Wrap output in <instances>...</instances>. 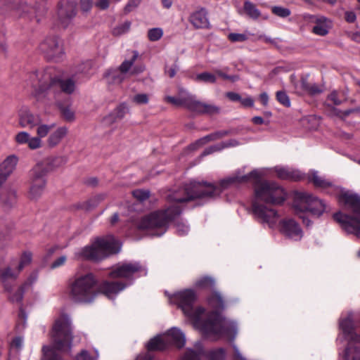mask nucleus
Here are the masks:
<instances>
[{"label": "nucleus", "mask_w": 360, "mask_h": 360, "mask_svg": "<svg viewBox=\"0 0 360 360\" xmlns=\"http://www.w3.org/2000/svg\"><path fill=\"white\" fill-rule=\"evenodd\" d=\"M303 88L311 94H319L321 90L315 84H309L305 82H302Z\"/></svg>", "instance_id": "nucleus-47"}, {"label": "nucleus", "mask_w": 360, "mask_h": 360, "mask_svg": "<svg viewBox=\"0 0 360 360\" xmlns=\"http://www.w3.org/2000/svg\"><path fill=\"white\" fill-rule=\"evenodd\" d=\"M195 299V292L190 289L177 292L169 297L170 301L179 306L193 327L202 334L213 340L221 338L233 340L238 333L236 323L226 320L218 312L224 307L221 296L214 293L208 299L209 305L214 309L211 313H207L201 307L193 309Z\"/></svg>", "instance_id": "nucleus-1"}, {"label": "nucleus", "mask_w": 360, "mask_h": 360, "mask_svg": "<svg viewBox=\"0 0 360 360\" xmlns=\"http://www.w3.org/2000/svg\"><path fill=\"white\" fill-rule=\"evenodd\" d=\"M226 96H227V97L230 100L233 101H240V95L236 94V93L229 92V93H227Z\"/></svg>", "instance_id": "nucleus-61"}, {"label": "nucleus", "mask_w": 360, "mask_h": 360, "mask_svg": "<svg viewBox=\"0 0 360 360\" xmlns=\"http://www.w3.org/2000/svg\"><path fill=\"white\" fill-rule=\"evenodd\" d=\"M110 0H98L96 2V6L100 9L104 10L109 7Z\"/></svg>", "instance_id": "nucleus-56"}, {"label": "nucleus", "mask_w": 360, "mask_h": 360, "mask_svg": "<svg viewBox=\"0 0 360 360\" xmlns=\"http://www.w3.org/2000/svg\"><path fill=\"white\" fill-rule=\"evenodd\" d=\"M278 226L279 231L287 238L293 240H300L302 236L303 233L299 224L292 219L285 218L280 221L274 227Z\"/></svg>", "instance_id": "nucleus-20"}, {"label": "nucleus", "mask_w": 360, "mask_h": 360, "mask_svg": "<svg viewBox=\"0 0 360 360\" xmlns=\"http://www.w3.org/2000/svg\"><path fill=\"white\" fill-rule=\"evenodd\" d=\"M228 132L226 131H217L209 135H207L196 141L193 145L191 146L192 148H195L198 146H203L210 141H213L217 139L222 138L223 136L227 135Z\"/></svg>", "instance_id": "nucleus-31"}, {"label": "nucleus", "mask_w": 360, "mask_h": 360, "mask_svg": "<svg viewBox=\"0 0 360 360\" xmlns=\"http://www.w3.org/2000/svg\"><path fill=\"white\" fill-rule=\"evenodd\" d=\"M186 338L184 333L178 328L174 327L167 333L152 338L147 344L148 352L160 351L168 345H173L179 348L184 346Z\"/></svg>", "instance_id": "nucleus-14"}, {"label": "nucleus", "mask_w": 360, "mask_h": 360, "mask_svg": "<svg viewBox=\"0 0 360 360\" xmlns=\"http://www.w3.org/2000/svg\"><path fill=\"white\" fill-rule=\"evenodd\" d=\"M132 194L135 198L142 201L148 198L150 193L146 190L137 189L134 191Z\"/></svg>", "instance_id": "nucleus-45"}, {"label": "nucleus", "mask_w": 360, "mask_h": 360, "mask_svg": "<svg viewBox=\"0 0 360 360\" xmlns=\"http://www.w3.org/2000/svg\"><path fill=\"white\" fill-rule=\"evenodd\" d=\"M195 79L198 82L200 81L206 83L214 84L216 82L217 77L214 74L208 72H204L197 75Z\"/></svg>", "instance_id": "nucleus-37"}, {"label": "nucleus", "mask_w": 360, "mask_h": 360, "mask_svg": "<svg viewBox=\"0 0 360 360\" xmlns=\"http://www.w3.org/2000/svg\"><path fill=\"white\" fill-rule=\"evenodd\" d=\"M340 328L347 341L344 360H360V330H354V324L352 314L340 319Z\"/></svg>", "instance_id": "nucleus-10"}, {"label": "nucleus", "mask_w": 360, "mask_h": 360, "mask_svg": "<svg viewBox=\"0 0 360 360\" xmlns=\"http://www.w3.org/2000/svg\"><path fill=\"white\" fill-rule=\"evenodd\" d=\"M239 144H240V143L237 140L231 139L227 141L218 143L215 146H211V147L207 148L204 151L202 155H206L210 154L213 152L221 150L226 148L236 147V146H238Z\"/></svg>", "instance_id": "nucleus-32"}, {"label": "nucleus", "mask_w": 360, "mask_h": 360, "mask_svg": "<svg viewBox=\"0 0 360 360\" xmlns=\"http://www.w3.org/2000/svg\"><path fill=\"white\" fill-rule=\"evenodd\" d=\"M0 199L5 207H11L16 203V192L13 189H6L0 193Z\"/></svg>", "instance_id": "nucleus-28"}, {"label": "nucleus", "mask_w": 360, "mask_h": 360, "mask_svg": "<svg viewBox=\"0 0 360 360\" xmlns=\"http://www.w3.org/2000/svg\"><path fill=\"white\" fill-rule=\"evenodd\" d=\"M240 101L241 102V103L244 105V106H249V107H252L254 105V101L252 98L250 97H247L245 98H243V99H241L240 100Z\"/></svg>", "instance_id": "nucleus-58"}, {"label": "nucleus", "mask_w": 360, "mask_h": 360, "mask_svg": "<svg viewBox=\"0 0 360 360\" xmlns=\"http://www.w3.org/2000/svg\"><path fill=\"white\" fill-rule=\"evenodd\" d=\"M214 72L215 75H217L224 79L231 80L232 82H235L238 79V77L237 76H229L218 69L214 70Z\"/></svg>", "instance_id": "nucleus-51"}, {"label": "nucleus", "mask_w": 360, "mask_h": 360, "mask_svg": "<svg viewBox=\"0 0 360 360\" xmlns=\"http://www.w3.org/2000/svg\"><path fill=\"white\" fill-rule=\"evenodd\" d=\"M27 84L32 89L31 94L37 101H43L49 94L58 91L71 94L75 88L71 79H60L58 74L51 68L31 73Z\"/></svg>", "instance_id": "nucleus-5"}, {"label": "nucleus", "mask_w": 360, "mask_h": 360, "mask_svg": "<svg viewBox=\"0 0 360 360\" xmlns=\"http://www.w3.org/2000/svg\"><path fill=\"white\" fill-rule=\"evenodd\" d=\"M214 284V281L209 277H203L198 280L195 283V285L198 288H206L212 287Z\"/></svg>", "instance_id": "nucleus-41"}, {"label": "nucleus", "mask_w": 360, "mask_h": 360, "mask_svg": "<svg viewBox=\"0 0 360 360\" xmlns=\"http://www.w3.org/2000/svg\"><path fill=\"white\" fill-rule=\"evenodd\" d=\"M308 179L314 185L315 187L323 190L333 188L338 191L339 189V188L336 186L333 181H330V180L319 175V172L315 170H312L309 172Z\"/></svg>", "instance_id": "nucleus-22"}, {"label": "nucleus", "mask_w": 360, "mask_h": 360, "mask_svg": "<svg viewBox=\"0 0 360 360\" xmlns=\"http://www.w3.org/2000/svg\"><path fill=\"white\" fill-rule=\"evenodd\" d=\"M139 54L136 51H132L128 58H126L117 69L108 70L104 75V78L109 84H120L129 76L136 75L145 70L143 65H134Z\"/></svg>", "instance_id": "nucleus-11"}, {"label": "nucleus", "mask_w": 360, "mask_h": 360, "mask_svg": "<svg viewBox=\"0 0 360 360\" xmlns=\"http://www.w3.org/2000/svg\"><path fill=\"white\" fill-rule=\"evenodd\" d=\"M266 174V169H255L246 175H242L238 173L234 176L222 179L220 181V186L221 188H225L233 184L245 183L250 181H254L255 183H257L262 176H265Z\"/></svg>", "instance_id": "nucleus-18"}, {"label": "nucleus", "mask_w": 360, "mask_h": 360, "mask_svg": "<svg viewBox=\"0 0 360 360\" xmlns=\"http://www.w3.org/2000/svg\"><path fill=\"white\" fill-rule=\"evenodd\" d=\"M204 356L208 360H225L226 354L221 348L204 352L200 345L196 346L195 351L188 349L179 360H200Z\"/></svg>", "instance_id": "nucleus-16"}, {"label": "nucleus", "mask_w": 360, "mask_h": 360, "mask_svg": "<svg viewBox=\"0 0 360 360\" xmlns=\"http://www.w3.org/2000/svg\"><path fill=\"white\" fill-rule=\"evenodd\" d=\"M274 171L281 179L297 181L303 177L300 171L286 167L276 166Z\"/></svg>", "instance_id": "nucleus-24"}, {"label": "nucleus", "mask_w": 360, "mask_h": 360, "mask_svg": "<svg viewBox=\"0 0 360 360\" xmlns=\"http://www.w3.org/2000/svg\"><path fill=\"white\" fill-rule=\"evenodd\" d=\"M80 5H81V10L84 13H87L88 11H90V9L92 6V1L91 0H81Z\"/></svg>", "instance_id": "nucleus-53"}, {"label": "nucleus", "mask_w": 360, "mask_h": 360, "mask_svg": "<svg viewBox=\"0 0 360 360\" xmlns=\"http://www.w3.org/2000/svg\"><path fill=\"white\" fill-rule=\"evenodd\" d=\"M96 283L91 274H77L69 285L70 298L76 302H91L96 295Z\"/></svg>", "instance_id": "nucleus-9"}, {"label": "nucleus", "mask_w": 360, "mask_h": 360, "mask_svg": "<svg viewBox=\"0 0 360 360\" xmlns=\"http://www.w3.org/2000/svg\"><path fill=\"white\" fill-rule=\"evenodd\" d=\"M346 20L349 22H353L356 20V15L354 12L349 11L345 13Z\"/></svg>", "instance_id": "nucleus-60"}, {"label": "nucleus", "mask_w": 360, "mask_h": 360, "mask_svg": "<svg viewBox=\"0 0 360 360\" xmlns=\"http://www.w3.org/2000/svg\"><path fill=\"white\" fill-rule=\"evenodd\" d=\"M19 125L21 127L33 128L36 127V136H32L25 131L18 132L14 136L15 142L18 145H26L30 150H37L43 146L42 139L47 137L46 143L49 148H55L68 135V129L65 126H57L56 123H44L40 115L32 112L27 108L22 109L19 112Z\"/></svg>", "instance_id": "nucleus-3"}, {"label": "nucleus", "mask_w": 360, "mask_h": 360, "mask_svg": "<svg viewBox=\"0 0 360 360\" xmlns=\"http://www.w3.org/2000/svg\"><path fill=\"white\" fill-rule=\"evenodd\" d=\"M221 188L212 184L191 181L183 190L168 196L170 205L165 211H156L144 217L139 224L140 229H157L153 235L161 236L166 231L169 221L181 212L179 203L196 198H210L219 195Z\"/></svg>", "instance_id": "nucleus-2"}, {"label": "nucleus", "mask_w": 360, "mask_h": 360, "mask_svg": "<svg viewBox=\"0 0 360 360\" xmlns=\"http://www.w3.org/2000/svg\"><path fill=\"white\" fill-rule=\"evenodd\" d=\"M67 260V257L66 256H60V257H58L57 259H56L51 264V269H56V268H58L63 265L65 264V262Z\"/></svg>", "instance_id": "nucleus-52"}, {"label": "nucleus", "mask_w": 360, "mask_h": 360, "mask_svg": "<svg viewBox=\"0 0 360 360\" xmlns=\"http://www.w3.org/2000/svg\"><path fill=\"white\" fill-rule=\"evenodd\" d=\"M52 345L42 347L41 360H62L58 351H68L72 345L71 321L67 315H61L56 319L50 333Z\"/></svg>", "instance_id": "nucleus-6"}, {"label": "nucleus", "mask_w": 360, "mask_h": 360, "mask_svg": "<svg viewBox=\"0 0 360 360\" xmlns=\"http://www.w3.org/2000/svg\"><path fill=\"white\" fill-rule=\"evenodd\" d=\"M141 0H129L128 3L124 7V12L128 13L134 10L139 6Z\"/></svg>", "instance_id": "nucleus-46"}, {"label": "nucleus", "mask_w": 360, "mask_h": 360, "mask_svg": "<svg viewBox=\"0 0 360 360\" xmlns=\"http://www.w3.org/2000/svg\"><path fill=\"white\" fill-rule=\"evenodd\" d=\"M293 207L297 214L309 211L311 214L319 217L326 212L327 206L322 200L309 193L296 192L294 197ZM300 217L303 219V222L307 226L309 225V220H307L302 215Z\"/></svg>", "instance_id": "nucleus-12"}, {"label": "nucleus", "mask_w": 360, "mask_h": 360, "mask_svg": "<svg viewBox=\"0 0 360 360\" xmlns=\"http://www.w3.org/2000/svg\"><path fill=\"white\" fill-rule=\"evenodd\" d=\"M128 112L129 108L127 105L121 104L103 119L102 124L103 126H110L112 123L122 120Z\"/></svg>", "instance_id": "nucleus-23"}, {"label": "nucleus", "mask_w": 360, "mask_h": 360, "mask_svg": "<svg viewBox=\"0 0 360 360\" xmlns=\"http://www.w3.org/2000/svg\"><path fill=\"white\" fill-rule=\"evenodd\" d=\"M17 275V272H14L10 268H7L2 272L1 278L4 281H5L8 278H15Z\"/></svg>", "instance_id": "nucleus-48"}, {"label": "nucleus", "mask_w": 360, "mask_h": 360, "mask_svg": "<svg viewBox=\"0 0 360 360\" xmlns=\"http://www.w3.org/2000/svg\"><path fill=\"white\" fill-rule=\"evenodd\" d=\"M18 162V158L15 155L8 156L0 165V172L10 176L15 169Z\"/></svg>", "instance_id": "nucleus-27"}, {"label": "nucleus", "mask_w": 360, "mask_h": 360, "mask_svg": "<svg viewBox=\"0 0 360 360\" xmlns=\"http://www.w3.org/2000/svg\"><path fill=\"white\" fill-rule=\"evenodd\" d=\"M76 4L72 0H63L59 5L58 19L59 24L67 27L76 15Z\"/></svg>", "instance_id": "nucleus-19"}, {"label": "nucleus", "mask_w": 360, "mask_h": 360, "mask_svg": "<svg viewBox=\"0 0 360 360\" xmlns=\"http://www.w3.org/2000/svg\"><path fill=\"white\" fill-rule=\"evenodd\" d=\"M98 358V354L97 351H95L94 355L90 356L87 351L82 350L81 353L77 356L76 360H97Z\"/></svg>", "instance_id": "nucleus-44"}, {"label": "nucleus", "mask_w": 360, "mask_h": 360, "mask_svg": "<svg viewBox=\"0 0 360 360\" xmlns=\"http://www.w3.org/2000/svg\"><path fill=\"white\" fill-rule=\"evenodd\" d=\"M39 49L49 59H58L63 53L62 41L55 35L46 37L41 43Z\"/></svg>", "instance_id": "nucleus-17"}, {"label": "nucleus", "mask_w": 360, "mask_h": 360, "mask_svg": "<svg viewBox=\"0 0 360 360\" xmlns=\"http://www.w3.org/2000/svg\"><path fill=\"white\" fill-rule=\"evenodd\" d=\"M189 227L184 223L179 222L176 224V231L181 236H184L188 233Z\"/></svg>", "instance_id": "nucleus-50"}, {"label": "nucleus", "mask_w": 360, "mask_h": 360, "mask_svg": "<svg viewBox=\"0 0 360 360\" xmlns=\"http://www.w3.org/2000/svg\"><path fill=\"white\" fill-rule=\"evenodd\" d=\"M271 11L276 15L281 18H286L290 15V11L288 8L281 6H274Z\"/></svg>", "instance_id": "nucleus-40"}, {"label": "nucleus", "mask_w": 360, "mask_h": 360, "mask_svg": "<svg viewBox=\"0 0 360 360\" xmlns=\"http://www.w3.org/2000/svg\"><path fill=\"white\" fill-rule=\"evenodd\" d=\"M276 98L281 104H282L286 107L290 106V101L289 97L288 96V95L286 94L285 92L281 91H277Z\"/></svg>", "instance_id": "nucleus-42"}, {"label": "nucleus", "mask_w": 360, "mask_h": 360, "mask_svg": "<svg viewBox=\"0 0 360 360\" xmlns=\"http://www.w3.org/2000/svg\"><path fill=\"white\" fill-rule=\"evenodd\" d=\"M37 278V276L36 274L32 275L27 281L25 283V284L18 289V290L16 292V293L11 297V300L13 302H20L22 299V294L23 290L25 288L31 285Z\"/></svg>", "instance_id": "nucleus-33"}, {"label": "nucleus", "mask_w": 360, "mask_h": 360, "mask_svg": "<svg viewBox=\"0 0 360 360\" xmlns=\"http://www.w3.org/2000/svg\"><path fill=\"white\" fill-rule=\"evenodd\" d=\"M233 347H234V352H235V354H234L235 360H244V359L240 354L238 349L236 346H234Z\"/></svg>", "instance_id": "nucleus-64"}, {"label": "nucleus", "mask_w": 360, "mask_h": 360, "mask_svg": "<svg viewBox=\"0 0 360 360\" xmlns=\"http://www.w3.org/2000/svg\"><path fill=\"white\" fill-rule=\"evenodd\" d=\"M131 25V22L130 21H124L113 27L112 34L115 37L124 34L129 31Z\"/></svg>", "instance_id": "nucleus-34"}, {"label": "nucleus", "mask_w": 360, "mask_h": 360, "mask_svg": "<svg viewBox=\"0 0 360 360\" xmlns=\"http://www.w3.org/2000/svg\"><path fill=\"white\" fill-rule=\"evenodd\" d=\"M120 250L119 243L112 236H108L98 238L91 245L81 248L75 253V257L80 259L98 261L118 252Z\"/></svg>", "instance_id": "nucleus-8"}, {"label": "nucleus", "mask_w": 360, "mask_h": 360, "mask_svg": "<svg viewBox=\"0 0 360 360\" xmlns=\"http://www.w3.org/2000/svg\"><path fill=\"white\" fill-rule=\"evenodd\" d=\"M32 255L30 252H25L20 259V262L18 266V271H20L25 266L30 264L32 261Z\"/></svg>", "instance_id": "nucleus-43"}, {"label": "nucleus", "mask_w": 360, "mask_h": 360, "mask_svg": "<svg viewBox=\"0 0 360 360\" xmlns=\"http://www.w3.org/2000/svg\"><path fill=\"white\" fill-rule=\"evenodd\" d=\"M37 164H42L45 174L46 175L49 171L59 167L63 164V160L60 157H50Z\"/></svg>", "instance_id": "nucleus-30"}, {"label": "nucleus", "mask_w": 360, "mask_h": 360, "mask_svg": "<svg viewBox=\"0 0 360 360\" xmlns=\"http://www.w3.org/2000/svg\"><path fill=\"white\" fill-rule=\"evenodd\" d=\"M165 100L175 106H184L191 111L198 113L214 115L219 112V108L217 106L199 101L194 96L188 93H184L176 98L166 96Z\"/></svg>", "instance_id": "nucleus-13"}, {"label": "nucleus", "mask_w": 360, "mask_h": 360, "mask_svg": "<svg viewBox=\"0 0 360 360\" xmlns=\"http://www.w3.org/2000/svg\"><path fill=\"white\" fill-rule=\"evenodd\" d=\"M207 11L201 8L194 12L190 17V22L196 28H206L209 26V20L207 17Z\"/></svg>", "instance_id": "nucleus-26"}, {"label": "nucleus", "mask_w": 360, "mask_h": 360, "mask_svg": "<svg viewBox=\"0 0 360 360\" xmlns=\"http://www.w3.org/2000/svg\"><path fill=\"white\" fill-rule=\"evenodd\" d=\"M63 117L67 122H73L75 119V112L69 107H64L60 109Z\"/></svg>", "instance_id": "nucleus-39"}, {"label": "nucleus", "mask_w": 360, "mask_h": 360, "mask_svg": "<svg viewBox=\"0 0 360 360\" xmlns=\"http://www.w3.org/2000/svg\"><path fill=\"white\" fill-rule=\"evenodd\" d=\"M252 121L255 124H262L264 123L263 118L259 116L252 117Z\"/></svg>", "instance_id": "nucleus-63"}, {"label": "nucleus", "mask_w": 360, "mask_h": 360, "mask_svg": "<svg viewBox=\"0 0 360 360\" xmlns=\"http://www.w3.org/2000/svg\"><path fill=\"white\" fill-rule=\"evenodd\" d=\"M142 270V266L138 263H127L117 265L110 274L112 278H129L136 272Z\"/></svg>", "instance_id": "nucleus-21"}, {"label": "nucleus", "mask_w": 360, "mask_h": 360, "mask_svg": "<svg viewBox=\"0 0 360 360\" xmlns=\"http://www.w3.org/2000/svg\"><path fill=\"white\" fill-rule=\"evenodd\" d=\"M339 202L347 213L339 212L334 219L347 233L360 238V196L347 191H340Z\"/></svg>", "instance_id": "nucleus-7"}, {"label": "nucleus", "mask_w": 360, "mask_h": 360, "mask_svg": "<svg viewBox=\"0 0 360 360\" xmlns=\"http://www.w3.org/2000/svg\"><path fill=\"white\" fill-rule=\"evenodd\" d=\"M244 12L251 18L257 19L260 16L259 11L250 1H245L243 6Z\"/></svg>", "instance_id": "nucleus-35"}, {"label": "nucleus", "mask_w": 360, "mask_h": 360, "mask_svg": "<svg viewBox=\"0 0 360 360\" xmlns=\"http://www.w3.org/2000/svg\"><path fill=\"white\" fill-rule=\"evenodd\" d=\"M11 346L17 349H20L23 346V339L20 337L14 338L12 341Z\"/></svg>", "instance_id": "nucleus-55"}, {"label": "nucleus", "mask_w": 360, "mask_h": 360, "mask_svg": "<svg viewBox=\"0 0 360 360\" xmlns=\"http://www.w3.org/2000/svg\"><path fill=\"white\" fill-rule=\"evenodd\" d=\"M161 3H162V6L167 9L170 8L172 6V0H161Z\"/></svg>", "instance_id": "nucleus-62"}, {"label": "nucleus", "mask_w": 360, "mask_h": 360, "mask_svg": "<svg viewBox=\"0 0 360 360\" xmlns=\"http://www.w3.org/2000/svg\"><path fill=\"white\" fill-rule=\"evenodd\" d=\"M135 360H158L155 356L150 352H147L144 354L139 355Z\"/></svg>", "instance_id": "nucleus-54"}, {"label": "nucleus", "mask_w": 360, "mask_h": 360, "mask_svg": "<svg viewBox=\"0 0 360 360\" xmlns=\"http://www.w3.org/2000/svg\"><path fill=\"white\" fill-rule=\"evenodd\" d=\"M42 164H36L30 171L28 195L30 199H37L44 193L46 178Z\"/></svg>", "instance_id": "nucleus-15"}, {"label": "nucleus", "mask_w": 360, "mask_h": 360, "mask_svg": "<svg viewBox=\"0 0 360 360\" xmlns=\"http://www.w3.org/2000/svg\"><path fill=\"white\" fill-rule=\"evenodd\" d=\"M163 36V30L161 27H154L148 30L147 37L150 41H157Z\"/></svg>", "instance_id": "nucleus-36"}, {"label": "nucleus", "mask_w": 360, "mask_h": 360, "mask_svg": "<svg viewBox=\"0 0 360 360\" xmlns=\"http://www.w3.org/2000/svg\"><path fill=\"white\" fill-rule=\"evenodd\" d=\"M287 192L274 181L258 182L255 186V200L252 212L255 217L262 224L274 228L279 219L277 211L262 202L271 205H282L287 199Z\"/></svg>", "instance_id": "nucleus-4"}, {"label": "nucleus", "mask_w": 360, "mask_h": 360, "mask_svg": "<svg viewBox=\"0 0 360 360\" xmlns=\"http://www.w3.org/2000/svg\"><path fill=\"white\" fill-rule=\"evenodd\" d=\"M328 99L335 105H339L341 103V100L338 98L336 92L331 93L328 96Z\"/></svg>", "instance_id": "nucleus-57"}, {"label": "nucleus", "mask_w": 360, "mask_h": 360, "mask_svg": "<svg viewBox=\"0 0 360 360\" xmlns=\"http://www.w3.org/2000/svg\"><path fill=\"white\" fill-rule=\"evenodd\" d=\"M316 25L313 27V32L320 36H324L328 34L330 23L328 20L323 17L316 18Z\"/></svg>", "instance_id": "nucleus-29"}, {"label": "nucleus", "mask_w": 360, "mask_h": 360, "mask_svg": "<svg viewBox=\"0 0 360 360\" xmlns=\"http://www.w3.org/2000/svg\"><path fill=\"white\" fill-rule=\"evenodd\" d=\"M259 101L264 106L267 105L269 102V96L266 92H263L259 95Z\"/></svg>", "instance_id": "nucleus-59"}, {"label": "nucleus", "mask_w": 360, "mask_h": 360, "mask_svg": "<svg viewBox=\"0 0 360 360\" xmlns=\"http://www.w3.org/2000/svg\"><path fill=\"white\" fill-rule=\"evenodd\" d=\"M229 39L231 41H244L247 39V37L244 34L231 33L229 35Z\"/></svg>", "instance_id": "nucleus-49"}, {"label": "nucleus", "mask_w": 360, "mask_h": 360, "mask_svg": "<svg viewBox=\"0 0 360 360\" xmlns=\"http://www.w3.org/2000/svg\"><path fill=\"white\" fill-rule=\"evenodd\" d=\"M125 285L120 282H104L100 287V291L108 298H112L122 290Z\"/></svg>", "instance_id": "nucleus-25"}, {"label": "nucleus", "mask_w": 360, "mask_h": 360, "mask_svg": "<svg viewBox=\"0 0 360 360\" xmlns=\"http://www.w3.org/2000/svg\"><path fill=\"white\" fill-rule=\"evenodd\" d=\"M131 101L136 105H145L149 102V95L147 94H137L132 97Z\"/></svg>", "instance_id": "nucleus-38"}]
</instances>
